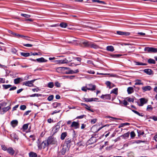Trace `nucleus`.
<instances>
[{
  "instance_id": "nucleus-1",
  "label": "nucleus",
  "mask_w": 157,
  "mask_h": 157,
  "mask_svg": "<svg viewBox=\"0 0 157 157\" xmlns=\"http://www.w3.org/2000/svg\"><path fill=\"white\" fill-rule=\"evenodd\" d=\"M76 38L71 37L67 40V42L69 44H71L73 45H78L79 44L80 46H83L85 47H89V45L90 42L86 40H82L79 41V40H76Z\"/></svg>"
},
{
  "instance_id": "nucleus-2",
  "label": "nucleus",
  "mask_w": 157,
  "mask_h": 157,
  "mask_svg": "<svg viewBox=\"0 0 157 157\" xmlns=\"http://www.w3.org/2000/svg\"><path fill=\"white\" fill-rule=\"evenodd\" d=\"M48 144H57V142L56 138L52 136H49L47 140Z\"/></svg>"
},
{
  "instance_id": "nucleus-3",
  "label": "nucleus",
  "mask_w": 157,
  "mask_h": 157,
  "mask_svg": "<svg viewBox=\"0 0 157 157\" xmlns=\"http://www.w3.org/2000/svg\"><path fill=\"white\" fill-rule=\"evenodd\" d=\"M144 51L150 53H156L157 52V48L153 47H146L145 48Z\"/></svg>"
},
{
  "instance_id": "nucleus-4",
  "label": "nucleus",
  "mask_w": 157,
  "mask_h": 157,
  "mask_svg": "<svg viewBox=\"0 0 157 157\" xmlns=\"http://www.w3.org/2000/svg\"><path fill=\"white\" fill-rule=\"evenodd\" d=\"M36 79H33L30 81H27L23 83V85L29 87H32L33 86V83Z\"/></svg>"
},
{
  "instance_id": "nucleus-5",
  "label": "nucleus",
  "mask_w": 157,
  "mask_h": 157,
  "mask_svg": "<svg viewBox=\"0 0 157 157\" xmlns=\"http://www.w3.org/2000/svg\"><path fill=\"white\" fill-rule=\"evenodd\" d=\"M48 144L47 140H45L43 142L40 144H38V147L39 149L44 148L46 147H48Z\"/></svg>"
},
{
  "instance_id": "nucleus-6",
  "label": "nucleus",
  "mask_w": 157,
  "mask_h": 157,
  "mask_svg": "<svg viewBox=\"0 0 157 157\" xmlns=\"http://www.w3.org/2000/svg\"><path fill=\"white\" fill-rule=\"evenodd\" d=\"M69 69V68L66 67H58L56 68V70L59 73H64L65 70Z\"/></svg>"
},
{
  "instance_id": "nucleus-7",
  "label": "nucleus",
  "mask_w": 157,
  "mask_h": 157,
  "mask_svg": "<svg viewBox=\"0 0 157 157\" xmlns=\"http://www.w3.org/2000/svg\"><path fill=\"white\" fill-rule=\"evenodd\" d=\"M67 70H68L67 71H64V74H73L76 73H77L79 72V71L78 69H77L75 70V71H74L73 70H71L69 68V69H67Z\"/></svg>"
},
{
  "instance_id": "nucleus-8",
  "label": "nucleus",
  "mask_w": 157,
  "mask_h": 157,
  "mask_svg": "<svg viewBox=\"0 0 157 157\" xmlns=\"http://www.w3.org/2000/svg\"><path fill=\"white\" fill-rule=\"evenodd\" d=\"M30 59L33 61H36L39 63L46 62L48 61L47 60L45 59L43 57L37 59Z\"/></svg>"
},
{
  "instance_id": "nucleus-9",
  "label": "nucleus",
  "mask_w": 157,
  "mask_h": 157,
  "mask_svg": "<svg viewBox=\"0 0 157 157\" xmlns=\"http://www.w3.org/2000/svg\"><path fill=\"white\" fill-rule=\"evenodd\" d=\"M87 87V89L88 90L93 91L95 90L96 86L92 84H89L88 85Z\"/></svg>"
},
{
  "instance_id": "nucleus-10",
  "label": "nucleus",
  "mask_w": 157,
  "mask_h": 157,
  "mask_svg": "<svg viewBox=\"0 0 157 157\" xmlns=\"http://www.w3.org/2000/svg\"><path fill=\"white\" fill-rule=\"evenodd\" d=\"M86 102H91L92 101H96V100H98V98H84L83 99Z\"/></svg>"
},
{
  "instance_id": "nucleus-11",
  "label": "nucleus",
  "mask_w": 157,
  "mask_h": 157,
  "mask_svg": "<svg viewBox=\"0 0 157 157\" xmlns=\"http://www.w3.org/2000/svg\"><path fill=\"white\" fill-rule=\"evenodd\" d=\"M89 48H93L94 49H97L99 48V46L94 43L90 42Z\"/></svg>"
},
{
  "instance_id": "nucleus-12",
  "label": "nucleus",
  "mask_w": 157,
  "mask_h": 157,
  "mask_svg": "<svg viewBox=\"0 0 157 157\" xmlns=\"http://www.w3.org/2000/svg\"><path fill=\"white\" fill-rule=\"evenodd\" d=\"M18 123V121L17 120H13L12 121L10 124L13 128H14L17 125Z\"/></svg>"
},
{
  "instance_id": "nucleus-13",
  "label": "nucleus",
  "mask_w": 157,
  "mask_h": 157,
  "mask_svg": "<svg viewBox=\"0 0 157 157\" xmlns=\"http://www.w3.org/2000/svg\"><path fill=\"white\" fill-rule=\"evenodd\" d=\"M7 152L10 155H13L14 154L15 151L12 147H9L7 149Z\"/></svg>"
},
{
  "instance_id": "nucleus-14",
  "label": "nucleus",
  "mask_w": 157,
  "mask_h": 157,
  "mask_svg": "<svg viewBox=\"0 0 157 157\" xmlns=\"http://www.w3.org/2000/svg\"><path fill=\"white\" fill-rule=\"evenodd\" d=\"M140 101L141 103V106L143 105L144 104L147 103V100L145 98H141L140 99Z\"/></svg>"
},
{
  "instance_id": "nucleus-15",
  "label": "nucleus",
  "mask_w": 157,
  "mask_h": 157,
  "mask_svg": "<svg viewBox=\"0 0 157 157\" xmlns=\"http://www.w3.org/2000/svg\"><path fill=\"white\" fill-rule=\"evenodd\" d=\"M79 124L78 123L75 121L72 122V124L71 125V127H75V128H78Z\"/></svg>"
},
{
  "instance_id": "nucleus-16",
  "label": "nucleus",
  "mask_w": 157,
  "mask_h": 157,
  "mask_svg": "<svg viewBox=\"0 0 157 157\" xmlns=\"http://www.w3.org/2000/svg\"><path fill=\"white\" fill-rule=\"evenodd\" d=\"M151 89V87L149 86H147L142 87V89L144 92L150 90Z\"/></svg>"
},
{
  "instance_id": "nucleus-17",
  "label": "nucleus",
  "mask_w": 157,
  "mask_h": 157,
  "mask_svg": "<svg viewBox=\"0 0 157 157\" xmlns=\"http://www.w3.org/2000/svg\"><path fill=\"white\" fill-rule=\"evenodd\" d=\"M135 85H143V83L141 82V81L140 79H137L135 80Z\"/></svg>"
},
{
  "instance_id": "nucleus-18",
  "label": "nucleus",
  "mask_w": 157,
  "mask_h": 157,
  "mask_svg": "<svg viewBox=\"0 0 157 157\" xmlns=\"http://www.w3.org/2000/svg\"><path fill=\"white\" fill-rule=\"evenodd\" d=\"M127 92L128 94H130L134 92V89L132 87H129L127 88Z\"/></svg>"
},
{
  "instance_id": "nucleus-19",
  "label": "nucleus",
  "mask_w": 157,
  "mask_h": 157,
  "mask_svg": "<svg viewBox=\"0 0 157 157\" xmlns=\"http://www.w3.org/2000/svg\"><path fill=\"white\" fill-rule=\"evenodd\" d=\"M144 72L149 75H151L152 74V71L150 69H147L144 70Z\"/></svg>"
},
{
  "instance_id": "nucleus-20",
  "label": "nucleus",
  "mask_w": 157,
  "mask_h": 157,
  "mask_svg": "<svg viewBox=\"0 0 157 157\" xmlns=\"http://www.w3.org/2000/svg\"><path fill=\"white\" fill-rule=\"evenodd\" d=\"M21 81H22V78H18L14 79V82L15 84H17Z\"/></svg>"
},
{
  "instance_id": "nucleus-21",
  "label": "nucleus",
  "mask_w": 157,
  "mask_h": 157,
  "mask_svg": "<svg viewBox=\"0 0 157 157\" xmlns=\"http://www.w3.org/2000/svg\"><path fill=\"white\" fill-rule=\"evenodd\" d=\"M10 136L12 139H13L15 140H18V138L17 136L14 133H13L10 135Z\"/></svg>"
},
{
  "instance_id": "nucleus-22",
  "label": "nucleus",
  "mask_w": 157,
  "mask_h": 157,
  "mask_svg": "<svg viewBox=\"0 0 157 157\" xmlns=\"http://www.w3.org/2000/svg\"><path fill=\"white\" fill-rule=\"evenodd\" d=\"M29 157H36L37 155L33 151H31L29 154Z\"/></svg>"
},
{
  "instance_id": "nucleus-23",
  "label": "nucleus",
  "mask_w": 157,
  "mask_h": 157,
  "mask_svg": "<svg viewBox=\"0 0 157 157\" xmlns=\"http://www.w3.org/2000/svg\"><path fill=\"white\" fill-rule=\"evenodd\" d=\"M67 133L66 132H63L62 133L60 138L62 140H63L64 139L65 137L67 136Z\"/></svg>"
},
{
  "instance_id": "nucleus-24",
  "label": "nucleus",
  "mask_w": 157,
  "mask_h": 157,
  "mask_svg": "<svg viewBox=\"0 0 157 157\" xmlns=\"http://www.w3.org/2000/svg\"><path fill=\"white\" fill-rule=\"evenodd\" d=\"M60 128V126H56L54 127L52 129V131L54 133H56L59 130Z\"/></svg>"
},
{
  "instance_id": "nucleus-25",
  "label": "nucleus",
  "mask_w": 157,
  "mask_h": 157,
  "mask_svg": "<svg viewBox=\"0 0 157 157\" xmlns=\"http://www.w3.org/2000/svg\"><path fill=\"white\" fill-rule=\"evenodd\" d=\"M106 50L110 52H113L114 51V48L112 46H109L107 47Z\"/></svg>"
},
{
  "instance_id": "nucleus-26",
  "label": "nucleus",
  "mask_w": 157,
  "mask_h": 157,
  "mask_svg": "<svg viewBox=\"0 0 157 157\" xmlns=\"http://www.w3.org/2000/svg\"><path fill=\"white\" fill-rule=\"evenodd\" d=\"M11 109V107L10 106H8L6 107H5L2 108V110L4 113L6 112L8 110Z\"/></svg>"
},
{
  "instance_id": "nucleus-27",
  "label": "nucleus",
  "mask_w": 157,
  "mask_h": 157,
  "mask_svg": "<svg viewBox=\"0 0 157 157\" xmlns=\"http://www.w3.org/2000/svg\"><path fill=\"white\" fill-rule=\"evenodd\" d=\"M29 125V124L28 123L24 124L23 125L22 128L23 131H24L27 129L28 128Z\"/></svg>"
},
{
  "instance_id": "nucleus-28",
  "label": "nucleus",
  "mask_w": 157,
  "mask_h": 157,
  "mask_svg": "<svg viewBox=\"0 0 157 157\" xmlns=\"http://www.w3.org/2000/svg\"><path fill=\"white\" fill-rule=\"evenodd\" d=\"M21 55L24 57H28L30 56V53L28 52H21Z\"/></svg>"
},
{
  "instance_id": "nucleus-29",
  "label": "nucleus",
  "mask_w": 157,
  "mask_h": 157,
  "mask_svg": "<svg viewBox=\"0 0 157 157\" xmlns=\"http://www.w3.org/2000/svg\"><path fill=\"white\" fill-rule=\"evenodd\" d=\"M61 105L60 103L55 102L53 104V106L54 108H56L57 107Z\"/></svg>"
},
{
  "instance_id": "nucleus-30",
  "label": "nucleus",
  "mask_w": 157,
  "mask_h": 157,
  "mask_svg": "<svg viewBox=\"0 0 157 157\" xmlns=\"http://www.w3.org/2000/svg\"><path fill=\"white\" fill-rule=\"evenodd\" d=\"M59 25L62 28H66L67 26V24L66 23L62 22Z\"/></svg>"
},
{
  "instance_id": "nucleus-31",
  "label": "nucleus",
  "mask_w": 157,
  "mask_h": 157,
  "mask_svg": "<svg viewBox=\"0 0 157 157\" xmlns=\"http://www.w3.org/2000/svg\"><path fill=\"white\" fill-rule=\"evenodd\" d=\"M148 62L149 63H153V64H155V61L152 59H149L148 60Z\"/></svg>"
},
{
  "instance_id": "nucleus-32",
  "label": "nucleus",
  "mask_w": 157,
  "mask_h": 157,
  "mask_svg": "<svg viewBox=\"0 0 157 157\" xmlns=\"http://www.w3.org/2000/svg\"><path fill=\"white\" fill-rule=\"evenodd\" d=\"M12 86L11 85H3L2 86L5 89H7L10 87Z\"/></svg>"
},
{
  "instance_id": "nucleus-33",
  "label": "nucleus",
  "mask_w": 157,
  "mask_h": 157,
  "mask_svg": "<svg viewBox=\"0 0 157 157\" xmlns=\"http://www.w3.org/2000/svg\"><path fill=\"white\" fill-rule=\"evenodd\" d=\"M71 61L70 60H67L66 59H62V64H64V63H68L71 62Z\"/></svg>"
},
{
  "instance_id": "nucleus-34",
  "label": "nucleus",
  "mask_w": 157,
  "mask_h": 157,
  "mask_svg": "<svg viewBox=\"0 0 157 157\" xmlns=\"http://www.w3.org/2000/svg\"><path fill=\"white\" fill-rule=\"evenodd\" d=\"M54 86L53 82H49L48 84V86L50 88H52Z\"/></svg>"
},
{
  "instance_id": "nucleus-35",
  "label": "nucleus",
  "mask_w": 157,
  "mask_h": 157,
  "mask_svg": "<svg viewBox=\"0 0 157 157\" xmlns=\"http://www.w3.org/2000/svg\"><path fill=\"white\" fill-rule=\"evenodd\" d=\"M71 142V139L70 138L67 139L65 140V143L67 145L70 144Z\"/></svg>"
},
{
  "instance_id": "nucleus-36",
  "label": "nucleus",
  "mask_w": 157,
  "mask_h": 157,
  "mask_svg": "<svg viewBox=\"0 0 157 157\" xmlns=\"http://www.w3.org/2000/svg\"><path fill=\"white\" fill-rule=\"evenodd\" d=\"M130 124L128 123H121L119 126L118 128H120L124 126L125 125H129Z\"/></svg>"
},
{
  "instance_id": "nucleus-37",
  "label": "nucleus",
  "mask_w": 157,
  "mask_h": 157,
  "mask_svg": "<svg viewBox=\"0 0 157 157\" xmlns=\"http://www.w3.org/2000/svg\"><path fill=\"white\" fill-rule=\"evenodd\" d=\"M135 63L136 65H146L147 64L145 63H142L139 62H135Z\"/></svg>"
},
{
  "instance_id": "nucleus-38",
  "label": "nucleus",
  "mask_w": 157,
  "mask_h": 157,
  "mask_svg": "<svg viewBox=\"0 0 157 157\" xmlns=\"http://www.w3.org/2000/svg\"><path fill=\"white\" fill-rule=\"evenodd\" d=\"M117 90H118V89L117 88H115V89H113L111 91L110 93L112 94V93H113L116 94H117Z\"/></svg>"
},
{
  "instance_id": "nucleus-39",
  "label": "nucleus",
  "mask_w": 157,
  "mask_h": 157,
  "mask_svg": "<svg viewBox=\"0 0 157 157\" xmlns=\"http://www.w3.org/2000/svg\"><path fill=\"white\" fill-rule=\"evenodd\" d=\"M105 84L108 86H109V88H111L112 87V86H111V83L110 82L107 81L106 82Z\"/></svg>"
},
{
  "instance_id": "nucleus-40",
  "label": "nucleus",
  "mask_w": 157,
  "mask_h": 157,
  "mask_svg": "<svg viewBox=\"0 0 157 157\" xmlns=\"http://www.w3.org/2000/svg\"><path fill=\"white\" fill-rule=\"evenodd\" d=\"M21 16L24 17L26 18H29L31 17V16L29 14H27L23 13H21Z\"/></svg>"
},
{
  "instance_id": "nucleus-41",
  "label": "nucleus",
  "mask_w": 157,
  "mask_h": 157,
  "mask_svg": "<svg viewBox=\"0 0 157 157\" xmlns=\"http://www.w3.org/2000/svg\"><path fill=\"white\" fill-rule=\"evenodd\" d=\"M54 98V96L53 95H51L49 96L48 98V100L49 101H52Z\"/></svg>"
},
{
  "instance_id": "nucleus-42",
  "label": "nucleus",
  "mask_w": 157,
  "mask_h": 157,
  "mask_svg": "<svg viewBox=\"0 0 157 157\" xmlns=\"http://www.w3.org/2000/svg\"><path fill=\"white\" fill-rule=\"evenodd\" d=\"M132 111L134 113H136V114L138 115L139 116L142 117L143 116V115L142 114H141L139 113L138 112L135 110H132Z\"/></svg>"
},
{
  "instance_id": "nucleus-43",
  "label": "nucleus",
  "mask_w": 157,
  "mask_h": 157,
  "mask_svg": "<svg viewBox=\"0 0 157 157\" xmlns=\"http://www.w3.org/2000/svg\"><path fill=\"white\" fill-rule=\"evenodd\" d=\"M41 95V94H35L30 95V97H39Z\"/></svg>"
},
{
  "instance_id": "nucleus-44",
  "label": "nucleus",
  "mask_w": 157,
  "mask_h": 157,
  "mask_svg": "<svg viewBox=\"0 0 157 157\" xmlns=\"http://www.w3.org/2000/svg\"><path fill=\"white\" fill-rule=\"evenodd\" d=\"M127 101L130 102H134V99L133 98H126Z\"/></svg>"
},
{
  "instance_id": "nucleus-45",
  "label": "nucleus",
  "mask_w": 157,
  "mask_h": 157,
  "mask_svg": "<svg viewBox=\"0 0 157 157\" xmlns=\"http://www.w3.org/2000/svg\"><path fill=\"white\" fill-rule=\"evenodd\" d=\"M8 32L9 33L12 34L13 36H15L16 37H17V35L18 34H17L16 33H14L12 31L10 30H9Z\"/></svg>"
},
{
  "instance_id": "nucleus-46",
  "label": "nucleus",
  "mask_w": 157,
  "mask_h": 157,
  "mask_svg": "<svg viewBox=\"0 0 157 157\" xmlns=\"http://www.w3.org/2000/svg\"><path fill=\"white\" fill-rule=\"evenodd\" d=\"M137 131L139 136L143 135L144 134V132L143 131L138 130Z\"/></svg>"
},
{
  "instance_id": "nucleus-47",
  "label": "nucleus",
  "mask_w": 157,
  "mask_h": 157,
  "mask_svg": "<svg viewBox=\"0 0 157 157\" xmlns=\"http://www.w3.org/2000/svg\"><path fill=\"white\" fill-rule=\"evenodd\" d=\"M129 132H127V133L124 134L122 136L124 137V138H126L128 137L129 136Z\"/></svg>"
},
{
  "instance_id": "nucleus-48",
  "label": "nucleus",
  "mask_w": 157,
  "mask_h": 157,
  "mask_svg": "<svg viewBox=\"0 0 157 157\" xmlns=\"http://www.w3.org/2000/svg\"><path fill=\"white\" fill-rule=\"evenodd\" d=\"M26 108V106L25 105H21L20 107V109L21 110H24Z\"/></svg>"
},
{
  "instance_id": "nucleus-49",
  "label": "nucleus",
  "mask_w": 157,
  "mask_h": 157,
  "mask_svg": "<svg viewBox=\"0 0 157 157\" xmlns=\"http://www.w3.org/2000/svg\"><path fill=\"white\" fill-rule=\"evenodd\" d=\"M153 109V108L152 107L151 105H148L147 107V110L148 111L150 110H152Z\"/></svg>"
},
{
  "instance_id": "nucleus-50",
  "label": "nucleus",
  "mask_w": 157,
  "mask_h": 157,
  "mask_svg": "<svg viewBox=\"0 0 157 157\" xmlns=\"http://www.w3.org/2000/svg\"><path fill=\"white\" fill-rule=\"evenodd\" d=\"M105 98L106 99L110 100L111 99V96L110 94H105Z\"/></svg>"
},
{
  "instance_id": "nucleus-51",
  "label": "nucleus",
  "mask_w": 157,
  "mask_h": 157,
  "mask_svg": "<svg viewBox=\"0 0 157 157\" xmlns=\"http://www.w3.org/2000/svg\"><path fill=\"white\" fill-rule=\"evenodd\" d=\"M55 85L58 87H59L61 86L60 84L58 82H55Z\"/></svg>"
},
{
  "instance_id": "nucleus-52",
  "label": "nucleus",
  "mask_w": 157,
  "mask_h": 157,
  "mask_svg": "<svg viewBox=\"0 0 157 157\" xmlns=\"http://www.w3.org/2000/svg\"><path fill=\"white\" fill-rule=\"evenodd\" d=\"M97 121V119H92L90 121V122L91 124H94Z\"/></svg>"
},
{
  "instance_id": "nucleus-53",
  "label": "nucleus",
  "mask_w": 157,
  "mask_h": 157,
  "mask_svg": "<svg viewBox=\"0 0 157 157\" xmlns=\"http://www.w3.org/2000/svg\"><path fill=\"white\" fill-rule=\"evenodd\" d=\"M5 82V78H0V83H4Z\"/></svg>"
},
{
  "instance_id": "nucleus-54",
  "label": "nucleus",
  "mask_w": 157,
  "mask_h": 157,
  "mask_svg": "<svg viewBox=\"0 0 157 157\" xmlns=\"http://www.w3.org/2000/svg\"><path fill=\"white\" fill-rule=\"evenodd\" d=\"M23 45L25 47H32L33 46V45L30 44H23Z\"/></svg>"
},
{
  "instance_id": "nucleus-55",
  "label": "nucleus",
  "mask_w": 157,
  "mask_h": 157,
  "mask_svg": "<svg viewBox=\"0 0 157 157\" xmlns=\"http://www.w3.org/2000/svg\"><path fill=\"white\" fill-rule=\"evenodd\" d=\"M87 72L89 73L94 74L95 72L94 71L92 70H88L87 71Z\"/></svg>"
},
{
  "instance_id": "nucleus-56",
  "label": "nucleus",
  "mask_w": 157,
  "mask_h": 157,
  "mask_svg": "<svg viewBox=\"0 0 157 157\" xmlns=\"http://www.w3.org/2000/svg\"><path fill=\"white\" fill-rule=\"evenodd\" d=\"M87 86H86V87L83 86L82 87L81 90L83 91L86 92L87 90Z\"/></svg>"
},
{
  "instance_id": "nucleus-57",
  "label": "nucleus",
  "mask_w": 157,
  "mask_h": 157,
  "mask_svg": "<svg viewBox=\"0 0 157 157\" xmlns=\"http://www.w3.org/2000/svg\"><path fill=\"white\" fill-rule=\"evenodd\" d=\"M130 135L131 137H134L135 136V134L134 132H132L130 133Z\"/></svg>"
},
{
  "instance_id": "nucleus-58",
  "label": "nucleus",
  "mask_w": 157,
  "mask_h": 157,
  "mask_svg": "<svg viewBox=\"0 0 157 157\" xmlns=\"http://www.w3.org/2000/svg\"><path fill=\"white\" fill-rule=\"evenodd\" d=\"M33 56H36V55H41V54L40 52H34L33 54H32Z\"/></svg>"
},
{
  "instance_id": "nucleus-59",
  "label": "nucleus",
  "mask_w": 157,
  "mask_h": 157,
  "mask_svg": "<svg viewBox=\"0 0 157 157\" xmlns=\"http://www.w3.org/2000/svg\"><path fill=\"white\" fill-rule=\"evenodd\" d=\"M145 142V141H144L137 140L135 142V143L137 144H140L142 142L144 143Z\"/></svg>"
},
{
  "instance_id": "nucleus-60",
  "label": "nucleus",
  "mask_w": 157,
  "mask_h": 157,
  "mask_svg": "<svg viewBox=\"0 0 157 157\" xmlns=\"http://www.w3.org/2000/svg\"><path fill=\"white\" fill-rule=\"evenodd\" d=\"M48 123H51L53 122L54 121L53 119H52L50 118L48 120Z\"/></svg>"
},
{
  "instance_id": "nucleus-61",
  "label": "nucleus",
  "mask_w": 157,
  "mask_h": 157,
  "mask_svg": "<svg viewBox=\"0 0 157 157\" xmlns=\"http://www.w3.org/2000/svg\"><path fill=\"white\" fill-rule=\"evenodd\" d=\"M2 149L4 151L7 150L6 147L5 145H2Z\"/></svg>"
},
{
  "instance_id": "nucleus-62",
  "label": "nucleus",
  "mask_w": 157,
  "mask_h": 157,
  "mask_svg": "<svg viewBox=\"0 0 157 157\" xmlns=\"http://www.w3.org/2000/svg\"><path fill=\"white\" fill-rule=\"evenodd\" d=\"M19 105H16L13 108L12 111H14L16 110L17 109Z\"/></svg>"
},
{
  "instance_id": "nucleus-63",
  "label": "nucleus",
  "mask_w": 157,
  "mask_h": 157,
  "mask_svg": "<svg viewBox=\"0 0 157 157\" xmlns=\"http://www.w3.org/2000/svg\"><path fill=\"white\" fill-rule=\"evenodd\" d=\"M117 33L119 35H123L124 32L121 31H117Z\"/></svg>"
},
{
  "instance_id": "nucleus-64",
  "label": "nucleus",
  "mask_w": 157,
  "mask_h": 157,
  "mask_svg": "<svg viewBox=\"0 0 157 157\" xmlns=\"http://www.w3.org/2000/svg\"><path fill=\"white\" fill-rule=\"evenodd\" d=\"M17 88V87L15 86H14L12 87H11L10 88V90H9L10 91H11V90H15V89H16Z\"/></svg>"
}]
</instances>
